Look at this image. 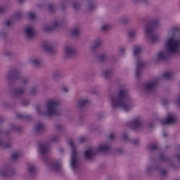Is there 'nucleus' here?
Wrapping results in <instances>:
<instances>
[{
  "label": "nucleus",
  "mask_w": 180,
  "mask_h": 180,
  "mask_svg": "<svg viewBox=\"0 0 180 180\" xmlns=\"http://www.w3.org/2000/svg\"><path fill=\"white\" fill-rule=\"evenodd\" d=\"M146 32L147 34H150L151 33V30H146Z\"/></svg>",
  "instance_id": "27"
},
{
  "label": "nucleus",
  "mask_w": 180,
  "mask_h": 180,
  "mask_svg": "<svg viewBox=\"0 0 180 180\" xmlns=\"http://www.w3.org/2000/svg\"><path fill=\"white\" fill-rule=\"evenodd\" d=\"M26 171L27 175L30 178H33L37 174V167L33 163H27Z\"/></svg>",
  "instance_id": "9"
},
{
  "label": "nucleus",
  "mask_w": 180,
  "mask_h": 180,
  "mask_svg": "<svg viewBox=\"0 0 180 180\" xmlns=\"http://www.w3.org/2000/svg\"><path fill=\"white\" fill-rule=\"evenodd\" d=\"M46 162L49 171L51 172H61V163L58 162V161L48 160Z\"/></svg>",
  "instance_id": "7"
},
{
  "label": "nucleus",
  "mask_w": 180,
  "mask_h": 180,
  "mask_svg": "<svg viewBox=\"0 0 180 180\" xmlns=\"http://www.w3.org/2000/svg\"><path fill=\"white\" fill-rule=\"evenodd\" d=\"M60 151H63V149H61Z\"/></svg>",
  "instance_id": "34"
},
{
  "label": "nucleus",
  "mask_w": 180,
  "mask_h": 180,
  "mask_svg": "<svg viewBox=\"0 0 180 180\" xmlns=\"http://www.w3.org/2000/svg\"><path fill=\"white\" fill-rule=\"evenodd\" d=\"M54 108V103L53 101H50L47 103L46 105L45 106V109L48 110L49 113L53 112V108Z\"/></svg>",
  "instance_id": "14"
},
{
  "label": "nucleus",
  "mask_w": 180,
  "mask_h": 180,
  "mask_svg": "<svg viewBox=\"0 0 180 180\" xmlns=\"http://www.w3.org/2000/svg\"><path fill=\"white\" fill-rule=\"evenodd\" d=\"M103 30H106V26H103Z\"/></svg>",
  "instance_id": "30"
},
{
  "label": "nucleus",
  "mask_w": 180,
  "mask_h": 180,
  "mask_svg": "<svg viewBox=\"0 0 180 180\" xmlns=\"http://www.w3.org/2000/svg\"><path fill=\"white\" fill-rule=\"evenodd\" d=\"M65 54H71L72 53V50L71 49H65Z\"/></svg>",
  "instance_id": "25"
},
{
  "label": "nucleus",
  "mask_w": 180,
  "mask_h": 180,
  "mask_svg": "<svg viewBox=\"0 0 180 180\" xmlns=\"http://www.w3.org/2000/svg\"><path fill=\"white\" fill-rule=\"evenodd\" d=\"M56 130H58V131H63V130L65 129L64 126L60 124L56 125Z\"/></svg>",
  "instance_id": "22"
},
{
  "label": "nucleus",
  "mask_w": 180,
  "mask_h": 180,
  "mask_svg": "<svg viewBox=\"0 0 180 180\" xmlns=\"http://www.w3.org/2000/svg\"><path fill=\"white\" fill-rule=\"evenodd\" d=\"M60 140V137L57 135H52L49 137L48 142L39 144V151L41 155H46L50 151V143H57Z\"/></svg>",
  "instance_id": "4"
},
{
  "label": "nucleus",
  "mask_w": 180,
  "mask_h": 180,
  "mask_svg": "<svg viewBox=\"0 0 180 180\" xmlns=\"http://www.w3.org/2000/svg\"><path fill=\"white\" fill-rule=\"evenodd\" d=\"M163 136H164V137H167V134L164 133Z\"/></svg>",
  "instance_id": "31"
},
{
  "label": "nucleus",
  "mask_w": 180,
  "mask_h": 180,
  "mask_svg": "<svg viewBox=\"0 0 180 180\" xmlns=\"http://www.w3.org/2000/svg\"><path fill=\"white\" fill-rule=\"evenodd\" d=\"M17 119H24V120H30L32 117L27 114H18Z\"/></svg>",
  "instance_id": "15"
},
{
  "label": "nucleus",
  "mask_w": 180,
  "mask_h": 180,
  "mask_svg": "<svg viewBox=\"0 0 180 180\" xmlns=\"http://www.w3.org/2000/svg\"><path fill=\"white\" fill-rule=\"evenodd\" d=\"M12 146L10 142H4L0 139V148H9Z\"/></svg>",
  "instance_id": "16"
},
{
  "label": "nucleus",
  "mask_w": 180,
  "mask_h": 180,
  "mask_svg": "<svg viewBox=\"0 0 180 180\" xmlns=\"http://www.w3.org/2000/svg\"><path fill=\"white\" fill-rule=\"evenodd\" d=\"M19 157H20V155L19 153H14L11 156V160H13V161H16V160H18V158H19Z\"/></svg>",
  "instance_id": "23"
},
{
  "label": "nucleus",
  "mask_w": 180,
  "mask_h": 180,
  "mask_svg": "<svg viewBox=\"0 0 180 180\" xmlns=\"http://www.w3.org/2000/svg\"><path fill=\"white\" fill-rule=\"evenodd\" d=\"M165 49L169 53H176L180 50V38L175 33H169L165 43Z\"/></svg>",
  "instance_id": "1"
},
{
  "label": "nucleus",
  "mask_w": 180,
  "mask_h": 180,
  "mask_svg": "<svg viewBox=\"0 0 180 180\" xmlns=\"http://www.w3.org/2000/svg\"><path fill=\"white\" fill-rule=\"evenodd\" d=\"M110 150V146L106 143L101 144L97 149L89 148L84 152V157L86 160H92L94 155L98 154V153H108Z\"/></svg>",
  "instance_id": "2"
},
{
  "label": "nucleus",
  "mask_w": 180,
  "mask_h": 180,
  "mask_svg": "<svg viewBox=\"0 0 180 180\" xmlns=\"http://www.w3.org/2000/svg\"><path fill=\"white\" fill-rule=\"evenodd\" d=\"M25 34L27 36V37H32V36H33L34 34L33 28H32V27L26 28Z\"/></svg>",
  "instance_id": "19"
},
{
  "label": "nucleus",
  "mask_w": 180,
  "mask_h": 180,
  "mask_svg": "<svg viewBox=\"0 0 180 180\" xmlns=\"http://www.w3.org/2000/svg\"><path fill=\"white\" fill-rule=\"evenodd\" d=\"M13 174L15 173H12V171H11V169H9L6 166L0 168V175L1 176H4L5 178H9V176H12Z\"/></svg>",
  "instance_id": "11"
},
{
  "label": "nucleus",
  "mask_w": 180,
  "mask_h": 180,
  "mask_svg": "<svg viewBox=\"0 0 180 180\" xmlns=\"http://www.w3.org/2000/svg\"><path fill=\"white\" fill-rule=\"evenodd\" d=\"M43 116L46 119H54L58 116V113H44Z\"/></svg>",
  "instance_id": "18"
},
{
  "label": "nucleus",
  "mask_w": 180,
  "mask_h": 180,
  "mask_svg": "<svg viewBox=\"0 0 180 180\" xmlns=\"http://www.w3.org/2000/svg\"><path fill=\"white\" fill-rule=\"evenodd\" d=\"M4 122V118H0V123H3Z\"/></svg>",
  "instance_id": "29"
},
{
  "label": "nucleus",
  "mask_w": 180,
  "mask_h": 180,
  "mask_svg": "<svg viewBox=\"0 0 180 180\" xmlns=\"http://www.w3.org/2000/svg\"><path fill=\"white\" fill-rule=\"evenodd\" d=\"M143 119L140 117H134L131 121L127 123L128 127L136 131L141 130V129H143Z\"/></svg>",
  "instance_id": "6"
},
{
  "label": "nucleus",
  "mask_w": 180,
  "mask_h": 180,
  "mask_svg": "<svg viewBox=\"0 0 180 180\" xmlns=\"http://www.w3.org/2000/svg\"><path fill=\"white\" fill-rule=\"evenodd\" d=\"M44 129H46V127L40 122L35 124L34 130L36 133H41V131H44Z\"/></svg>",
  "instance_id": "13"
},
{
  "label": "nucleus",
  "mask_w": 180,
  "mask_h": 180,
  "mask_svg": "<svg viewBox=\"0 0 180 180\" xmlns=\"http://www.w3.org/2000/svg\"><path fill=\"white\" fill-rule=\"evenodd\" d=\"M108 137L110 140H115L116 135L115 134H110Z\"/></svg>",
  "instance_id": "24"
},
{
  "label": "nucleus",
  "mask_w": 180,
  "mask_h": 180,
  "mask_svg": "<svg viewBox=\"0 0 180 180\" xmlns=\"http://www.w3.org/2000/svg\"><path fill=\"white\" fill-rule=\"evenodd\" d=\"M68 144L72 148L70 165L73 171H76V169H78V167H79V160H78V155H77L78 154V153L75 149V145H74V141L72 140H69Z\"/></svg>",
  "instance_id": "5"
},
{
  "label": "nucleus",
  "mask_w": 180,
  "mask_h": 180,
  "mask_svg": "<svg viewBox=\"0 0 180 180\" xmlns=\"http://www.w3.org/2000/svg\"><path fill=\"white\" fill-rule=\"evenodd\" d=\"M137 51H140V49H135L134 51L135 54H137Z\"/></svg>",
  "instance_id": "28"
},
{
  "label": "nucleus",
  "mask_w": 180,
  "mask_h": 180,
  "mask_svg": "<svg viewBox=\"0 0 180 180\" xmlns=\"http://www.w3.org/2000/svg\"><path fill=\"white\" fill-rule=\"evenodd\" d=\"M175 123H178V118L172 114H169L161 120L162 126H171V124H175Z\"/></svg>",
  "instance_id": "8"
},
{
  "label": "nucleus",
  "mask_w": 180,
  "mask_h": 180,
  "mask_svg": "<svg viewBox=\"0 0 180 180\" xmlns=\"http://www.w3.org/2000/svg\"><path fill=\"white\" fill-rule=\"evenodd\" d=\"M160 57H162V56H160Z\"/></svg>",
  "instance_id": "35"
},
{
  "label": "nucleus",
  "mask_w": 180,
  "mask_h": 180,
  "mask_svg": "<svg viewBox=\"0 0 180 180\" xmlns=\"http://www.w3.org/2000/svg\"><path fill=\"white\" fill-rule=\"evenodd\" d=\"M150 127H153V125H150Z\"/></svg>",
  "instance_id": "33"
},
{
  "label": "nucleus",
  "mask_w": 180,
  "mask_h": 180,
  "mask_svg": "<svg viewBox=\"0 0 180 180\" xmlns=\"http://www.w3.org/2000/svg\"><path fill=\"white\" fill-rule=\"evenodd\" d=\"M151 86H153V84L149 85V88H151Z\"/></svg>",
  "instance_id": "32"
},
{
  "label": "nucleus",
  "mask_w": 180,
  "mask_h": 180,
  "mask_svg": "<svg viewBox=\"0 0 180 180\" xmlns=\"http://www.w3.org/2000/svg\"><path fill=\"white\" fill-rule=\"evenodd\" d=\"M148 150L150 152L158 150V145L157 143H150L148 146Z\"/></svg>",
  "instance_id": "17"
},
{
  "label": "nucleus",
  "mask_w": 180,
  "mask_h": 180,
  "mask_svg": "<svg viewBox=\"0 0 180 180\" xmlns=\"http://www.w3.org/2000/svg\"><path fill=\"white\" fill-rule=\"evenodd\" d=\"M122 140L123 141H125V143L130 141V143H131V144H134V146H137V144L140 143V139H129V136H127V134H124L122 135Z\"/></svg>",
  "instance_id": "12"
},
{
  "label": "nucleus",
  "mask_w": 180,
  "mask_h": 180,
  "mask_svg": "<svg viewBox=\"0 0 180 180\" xmlns=\"http://www.w3.org/2000/svg\"><path fill=\"white\" fill-rule=\"evenodd\" d=\"M154 171H157V172H159L162 175H167V170L160 167V166H155L153 167H150L149 166L146 167V174H153Z\"/></svg>",
  "instance_id": "10"
},
{
  "label": "nucleus",
  "mask_w": 180,
  "mask_h": 180,
  "mask_svg": "<svg viewBox=\"0 0 180 180\" xmlns=\"http://www.w3.org/2000/svg\"><path fill=\"white\" fill-rule=\"evenodd\" d=\"M176 151L179 153L176 154V155L174 157L173 162L169 160V158L167 157L164 153H160L159 160L162 161V162H166L172 168H176L178 167V165L180 163V146H178Z\"/></svg>",
  "instance_id": "3"
},
{
  "label": "nucleus",
  "mask_w": 180,
  "mask_h": 180,
  "mask_svg": "<svg viewBox=\"0 0 180 180\" xmlns=\"http://www.w3.org/2000/svg\"><path fill=\"white\" fill-rule=\"evenodd\" d=\"M11 130V131H22V127L18 125H12Z\"/></svg>",
  "instance_id": "20"
},
{
  "label": "nucleus",
  "mask_w": 180,
  "mask_h": 180,
  "mask_svg": "<svg viewBox=\"0 0 180 180\" xmlns=\"http://www.w3.org/2000/svg\"><path fill=\"white\" fill-rule=\"evenodd\" d=\"M85 103H88V99H82L78 102L77 108H79V106H82L83 105H85Z\"/></svg>",
  "instance_id": "21"
},
{
  "label": "nucleus",
  "mask_w": 180,
  "mask_h": 180,
  "mask_svg": "<svg viewBox=\"0 0 180 180\" xmlns=\"http://www.w3.org/2000/svg\"><path fill=\"white\" fill-rule=\"evenodd\" d=\"M85 141V138L81 137L79 139V143H84Z\"/></svg>",
  "instance_id": "26"
}]
</instances>
